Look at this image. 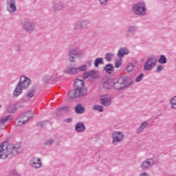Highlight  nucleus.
I'll list each match as a JSON object with an SVG mask.
<instances>
[{"label":"nucleus","instance_id":"obj_41","mask_svg":"<svg viewBox=\"0 0 176 176\" xmlns=\"http://www.w3.org/2000/svg\"><path fill=\"white\" fill-rule=\"evenodd\" d=\"M134 69V65L133 64H129L126 66V71L128 72H131Z\"/></svg>","mask_w":176,"mask_h":176},{"label":"nucleus","instance_id":"obj_18","mask_svg":"<svg viewBox=\"0 0 176 176\" xmlns=\"http://www.w3.org/2000/svg\"><path fill=\"white\" fill-rule=\"evenodd\" d=\"M19 117L23 120H27V119L29 118L30 120V119H32V118H34V112H32V111H28L25 113H23L21 116H19Z\"/></svg>","mask_w":176,"mask_h":176},{"label":"nucleus","instance_id":"obj_32","mask_svg":"<svg viewBox=\"0 0 176 176\" xmlns=\"http://www.w3.org/2000/svg\"><path fill=\"white\" fill-rule=\"evenodd\" d=\"M113 56H115L113 54L107 53V54H105V60L108 63H111V61H112V57H113Z\"/></svg>","mask_w":176,"mask_h":176},{"label":"nucleus","instance_id":"obj_9","mask_svg":"<svg viewBox=\"0 0 176 176\" xmlns=\"http://www.w3.org/2000/svg\"><path fill=\"white\" fill-rule=\"evenodd\" d=\"M80 50H79L78 47L72 48L67 53L68 60L69 63H76L75 58H76V56H80Z\"/></svg>","mask_w":176,"mask_h":176},{"label":"nucleus","instance_id":"obj_44","mask_svg":"<svg viewBox=\"0 0 176 176\" xmlns=\"http://www.w3.org/2000/svg\"><path fill=\"white\" fill-rule=\"evenodd\" d=\"M163 69H164V66L160 65L157 67L156 72H161V71H163Z\"/></svg>","mask_w":176,"mask_h":176},{"label":"nucleus","instance_id":"obj_52","mask_svg":"<svg viewBox=\"0 0 176 176\" xmlns=\"http://www.w3.org/2000/svg\"><path fill=\"white\" fill-rule=\"evenodd\" d=\"M2 105L0 104V108H1Z\"/></svg>","mask_w":176,"mask_h":176},{"label":"nucleus","instance_id":"obj_45","mask_svg":"<svg viewBox=\"0 0 176 176\" xmlns=\"http://www.w3.org/2000/svg\"><path fill=\"white\" fill-rule=\"evenodd\" d=\"M14 50H15V52H20V50H21V45H15V46H14Z\"/></svg>","mask_w":176,"mask_h":176},{"label":"nucleus","instance_id":"obj_40","mask_svg":"<svg viewBox=\"0 0 176 176\" xmlns=\"http://www.w3.org/2000/svg\"><path fill=\"white\" fill-rule=\"evenodd\" d=\"M57 111H60L61 112H68V111H69V107L67 106L59 107L58 108Z\"/></svg>","mask_w":176,"mask_h":176},{"label":"nucleus","instance_id":"obj_29","mask_svg":"<svg viewBox=\"0 0 176 176\" xmlns=\"http://www.w3.org/2000/svg\"><path fill=\"white\" fill-rule=\"evenodd\" d=\"M158 63L160 64H167V58L164 55H160Z\"/></svg>","mask_w":176,"mask_h":176},{"label":"nucleus","instance_id":"obj_42","mask_svg":"<svg viewBox=\"0 0 176 176\" xmlns=\"http://www.w3.org/2000/svg\"><path fill=\"white\" fill-rule=\"evenodd\" d=\"M122 65V61L119 60H116L115 61V67L116 68H119Z\"/></svg>","mask_w":176,"mask_h":176},{"label":"nucleus","instance_id":"obj_21","mask_svg":"<svg viewBox=\"0 0 176 176\" xmlns=\"http://www.w3.org/2000/svg\"><path fill=\"white\" fill-rule=\"evenodd\" d=\"M149 126V122L145 121L142 122L140 126L136 129L137 134H141L143 133L144 130Z\"/></svg>","mask_w":176,"mask_h":176},{"label":"nucleus","instance_id":"obj_5","mask_svg":"<svg viewBox=\"0 0 176 176\" xmlns=\"http://www.w3.org/2000/svg\"><path fill=\"white\" fill-rule=\"evenodd\" d=\"M132 12L135 16H146V5L144 1H138L132 6Z\"/></svg>","mask_w":176,"mask_h":176},{"label":"nucleus","instance_id":"obj_12","mask_svg":"<svg viewBox=\"0 0 176 176\" xmlns=\"http://www.w3.org/2000/svg\"><path fill=\"white\" fill-rule=\"evenodd\" d=\"M6 8L9 13H14L17 10L16 0H6Z\"/></svg>","mask_w":176,"mask_h":176},{"label":"nucleus","instance_id":"obj_2","mask_svg":"<svg viewBox=\"0 0 176 176\" xmlns=\"http://www.w3.org/2000/svg\"><path fill=\"white\" fill-rule=\"evenodd\" d=\"M87 94V90L85 89V81L77 78L74 83V89L68 93L69 98H80Z\"/></svg>","mask_w":176,"mask_h":176},{"label":"nucleus","instance_id":"obj_39","mask_svg":"<svg viewBox=\"0 0 176 176\" xmlns=\"http://www.w3.org/2000/svg\"><path fill=\"white\" fill-rule=\"evenodd\" d=\"M144 75L143 73L140 74L138 77L135 78V82L137 83L141 82V80H142V79H144Z\"/></svg>","mask_w":176,"mask_h":176},{"label":"nucleus","instance_id":"obj_19","mask_svg":"<svg viewBox=\"0 0 176 176\" xmlns=\"http://www.w3.org/2000/svg\"><path fill=\"white\" fill-rule=\"evenodd\" d=\"M103 71H105L106 74H109V75H111V74H113V72H115V67L111 63H108L103 68Z\"/></svg>","mask_w":176,"mask_h":176},{"label":"nucleus","instance_id":"obj_33","mask_svg":"<svg viewBox=\"0 0 176 176\" xmlns=\"http://www.w3.org/2000/svg\"><path fill=\"white\" fill-rule=\"evenodd\" d=\"M94 111H98L99 112H104V107L100 105H94L92 107Z\"/></svg>","mask_w":176,"mask_h":176},{"label":"nucleus","instance_id":"obj_4","mask_svg":"<svg viewBox=\"0 0 176 176\" xmlns=\"http://www.w3.org/2000/svg\"><path fill=\"white\" fill-rule=\"evenodd\" d=\"M31 85V79L24 76H21L19 82L13 91V97H19L23 93V89H28Z\"/></svg>","mask_w":176,"mask_h":176},{"label":"nucleus","instance_id":"obj_11","mask_svg":"<svg viewBox=\"0 0 176 176\" xmlns=\"http://www.w3.org/2000/svg\"><path fill=\"white\" fill-rule=\"evenodd\" d=\"M155 164V161H153V159L148 158L145 161H143L140 164V168L142 170V171H148V170H151L152 167H153V165Z\"/></svg>","mask_w":176,"mask_h":176},{"label":"nucleus","instance_id":"obj_23","mask_svg":"<svg viewBox=\"0 0 176 176\" xmlns=\"http://www.w3.org/2000/svg\"><path fill=\"white\" fill-rule=\"evenodd\" d=\"M65 74L67 75H76L78 74V69L76 67H69L67 66V69L65 71Z\"/></svg>","mask_w":176,"mask_h":176},{"label":"nucleus","instance_id":"obj_6","mask_svg":"<svg viewBox=\"0 0 176 176\" xmlns=\"http://www.w3.org/2000/svg\"><path fill=\"white\" fill-rule=\"evenodd\" d=\"M90 25L89 19L78 20L73 24V28L75 31H80L82 28H87Z\"/></svg>","mask_w":176,"mask_h":176},{"label":"nucleus","instance_id":"obj_30","mask_svg":"<svg viewBox=\"0 0 176 176\" xmlns=\"http://www.w3.org/2000/svg\"><path fill=\"white\" fill-rule=\"evenodd\" d=\"M170 108H172L173 109H176V96H173L170 99Z\"/></svg>","mask_w":176,"mask_h":176},{"label":"nucleus","instance_id":"obj_24","mask_svg":"<svg viewBox=\"0 0 176 176\" xmlns=\"http://www.w3.org/2000/svg\"><path fill=\"white\" fill-rule=\"evenodd\" d=\"M30 120V117H28V119L26 120H22L20 117H18L15 120V126H23V124H25L28 121Z\"/></svg>","mask_w":176,"mask_h":176},{"label":"nucleus","instance_id":"obj_35","mask_svg":"<svg viewBox=\"0 0 176 176\" xmlns=\"http://www.w3.org/2000/svg\"><path fill=\"white\" fill-rule=\"evenodd\" d=\"M108 1L109 0H98L100 6H101V8H105V6L108 5Z\"/></svg>","mask_w":176,"mask_h":176},{"label":"nucleus","instance_id":"obj_16","mask_svg":"<svg viewBox=\"0 0 176 176\" xmlns=\"http://www.w3.org/2000/svg\"><path fill=\"white\" fill-rule=\"evenodd\" d=\"M64 9V3L62 1H56L52 5L53 12H60Z\"/></svg>","mask_w":176,"mask_h":176},{"label":"nucleus","instance_id":"obj_7","mask_svg":"<svg viewBox=\"0 0 176 176\" xmlns=\"http://www.w3.org/2000/svg\"><path fill=\"white\" fill-rule=\"evenodd\" d=\"M156 64H157V58H156V56H151L147 58L144 63V69H145V71H151V69H153V67Z\"/></svg>","mask_w":176,"mask_h":176},{"label":"nucleus","instance_id":"obj_13","mask_svg":"<svg viewBox=\"0 0 176 176\" xmlns=\"http://www.w3.org/2000/svg\"><path fill=\"white\" fill-rule=\"evenodd\" d=\"M30 163L33 168H41L42 167V161L41 160V158L34 157L30 160Z\"/></svg>","mask_w":176,"mask_h":176},{"label":"nucleus","instance_id":"obj_25","mask_svg":"<svg viewBox=\"0 0 176 176\" xmlns=\"http://www.w3.org/2000/svg\"><path fill=\"white\" fill-rule=\"evenodd\" d=\"M85 111H86V109H85V107H83L81 104H77L75 107V112L78 115H81V113H84Z\"/></svg>","mask_w":176,"mask_h":176},{"label":"nucleus","instance_id":"obj_10","mask_svg":"<svg viewBox=\"0 0 176 176\" xmlns=\"http://www.w3.org/2000/svg\"><path fill=\"white\" fill-rule=\"evenodd\" d=\"M101 83L103 89L106 90H111L113 89V79L109 78L107 76L103 77L101 79Z\"/></svg>","mask_w":176,"mask_h":176},{"label":"nucleus","instance_id":"obj_47","mask_svg":"<svg viewBox=\"0 0 176 176\" xmlns=\"http://www.w3.org/2000/svg\"><path fill=\"white\" fill-rule=\"evenodd\" d=\"M6 118L7 119L8 122H10V120H13V116L8 115V116H6Z\"/></svg>","mask_w":176,"mask_h":176},{"label":"nucleus","instance_id":"obj_3","mask_svg":"<svg viewBox=\"0 0 176 176\" xmlns=\"http://www.w3.org/2000/svg\"><path fill=\"white\" fill-rule=\"evenodd\" d=\"M134 83V80L129 76L120 77L116 81L113 80V89L122 91L127 87H130Z\"/></svg>","mask_w":176,"mask_h":176},{"label":"nucleus","instance_id":"obj_27","mask_svg":"<svg viewBox=\"0 0 176 176\" xmlns=\"http://www.w3.org/2000/svg\"><path fill=\"white\" fill-rule=\"evenodd\" d=\"M89 74V76L92 78V79H98L100 76H98V71L91 70L88 72Z\"/></svg>","mask_w":176,"mask_h":176},{"label":"nucleus","instance_id":"obj_43","mask_svg":"<svg viewBox=\"0 0 176 176\" xmlns=\"http://www.w3.org/2000/svg\"><path fill=\"white\" fill-rule=\"evenodd\" d=\"M10 176H21L16 170H12L10 171Z\"/></svg>","mask_w":176,"mask_h":176},{"label":"nucleus","instance_id":"obj_28","mask_svg":"<svg viewBox=\"0 0 176 176\" xmlns=\"http://www.w3.org/2000/svg\"><path fill=\"white\" fill-rule=\"evenodd\" d=\"M94 64L95 68H98V66L100 65V64H104V59L102 58H97L94 60Z\"/></svg>","mask_w":176,"mask_h":176},{"label":"nucleus","instance_id":"obj_8","mask_svg":"<svg viewBox=\"0 0 176 176\" xmlns=\"http://www.w3.org/2000/svg\"><path fill=\"white\" fill-rule=\"evenodd\" d=\"M113 145H118L124 140V134L122 131H114L111 134Z\"/></svg>","mask_w":176,"mask_h":176},{"label":"nucleus","instance_id":"obj_36","mask_svg":"<svg viewBox=\"0 0 176 176\" xmlns=\"http://www.w3.org/2000/svg\"><path fill=\"white\" fill-rule=\"evenodd\" d=\"M7 111L9 113H14L16 111H17V109L16 108V107H7Z\"/></svg>","mask_w":176,"mask_h":176},{"label":"nucleus","instance_id":"obj_15","mask_svg":"<svg viewBox=\"0 0 176 176\" xmlns=\"http://www.w3.org/2000/svg\"><path fill=\"white\" fill-rule=\"evenodd\" d=\"M138 30V27L135 25H128L126 28V33L125 34V36L129 38V36H130V34H135Z\"/></svg>","mask_w":176,"mask_h":176},{"label":"nucleus","instance_id":"obj_22","mask_svg":"<svg viewBox=\"0 0 176 176\" xmlns=\"http://www.w3.org/2000/svg\"><path fill=\"white\" fill-rule=\"evenodd\" d=\"M129 53H130V52L129 51V49L120 48L118 52V57H119V58H123V57H124L125 54H129Z\"/></svg>","mask_w":176,"mask_h":176},{"label":"nucleus","instance_id":"obj_17","mask_svg":"<svg viewBox=\"0 0 176 176\" xmlns=\"http://www.w3.org/2000/svg\"><path fill=\"white\" fill-rule=\"evenodd\" d=\"M74 130L76 133H83L86 130V126L85 123L78 122L76 124Z\"/></svg>","mask_w":176,"mask_h":176},{"label":"nucleus","instance_id":"obj_49","mask_svg":"<svg viewBox=\"0 0 176 176\" xmlns=\"http://www.w3.org/2000/svg\"><path fill=\"white\" fill-rule=\"evenodd\" d=\"M65 123H71L72 122V118H67L65 120Z\"/></svg>","mask_w":176,"mask_h":176},{"label":"nucleus","instance_id":"obj_31","mask_svg":"<svg viewBox=\"0 0 176 176\" xmlns=\"http://www.w3.org/2000/svg\"><path fill=\"white\" fill-rule=\"evenodd\" d=\"M26 96L29 97V98H32V97L35 96V89L34 88L29 89Z\"/></svg>","mask_w":176,"mask_h":176},{"label":"nucleus","instance_id":"obj_37","mask_svg":"<svg viewBox=\"0 0 176 176\" xmlns=\"http://www.w3.org/2000/svg\"><path fill=\"white\" fill-rule=\"evenodd\" d=\"M47 123H49V121L47 120L40 121L37 123V126L38 127H40L41 129H42V127H43L45 124H47Z\"/></svg>","mask_w":176,"mask_h":176},{"label":"nucleus","instance_id":"obj_51","mask_svg":"<svg viewBox=\"0 0 176 176\" xmlns=\"http://www.w3.org/2000/svg\"><path fill=\"white\" fill-rule=\"evenodd\" d=\"M140 176H149V174H148L147 173H143L140 174Z\"/></svg>","mask_w":176,"mask_h":176},{"label":"nucleus","instance_id":"obj_14","mask_svg":"<svg viewBox=\"0 0 176 176\" xmlns=\"http://www.w3.org/2000/svg\"><path fill=\"white\" fill-rule=\"evenodd\" d=\"M23 29L27 32H33V31H35V24L31 21H25L23 23Z\"/></svg>","mask_w":176,"mask_h":176},{"label":"nucleus","instance_id":"obj_48","mask_svg":"<svg viewBox=\"0 0 176 176\" xmlns=\"http://www.w3.org/2000/svg\"><path fill=\"white\" fill-rule=\"evenodd\" d=\"M6 122H8L6 117H3L0 119V123L1 124L6 123Z\"/></svg>","mask_w":176,"mask_h":176},{"label":"nucleus","instance_id":"obj_34","mask_svg":"<svg viewBox=\"0 0 176 176\" xmlns=\"http://www.w3.org/2000/svg\"><path fill=\"white\" fill-rule=\"evenodd\" d=\"M87 69V65H81L78 67H76L77 74H79V72H83V71H86Z\"/></svg>","mask_w":176,"mask_h":176},{"label":"nucleus","instance_id":"obj_50","mask_svg":"<svg viewBox=\"0 0 176 176\" xmlns=\"http://www.w3.org/2000/svg\"><path fill=\"white\" fill-rule=\"evenodd\" d=\"M91 63H92V60H88V61L87 62V65H89V67H91Z\"/></svg>","mask_w":176,"mask_h":176},{"label":"nucleus","instance_id":"obj_26","mask_svg":"<svg viewBox=\"0 0 176 176\" xmlns=\"http://www.w3.org/2000/svg\"><path fill=\"white\" fill-rule=\"evenodd\" d=\"M100 102L104 107H109L111 105V99L108 98H101Z\"/></svg>","mask_w":176,"mask_h":176},{"label":"nucleus","instance_id":"obj_46","mask_svg":"<svg viewBox=\"0 0 176 176\" xmlns=\"http://www.w3.org/2000/svg\"><path fill=\"white\" fill-rule=\"evenodd\" d=\"M89 76H90L89 72H85L82 74L83 79H87V78H89Z\"/></svg>","mask_w":176,"mask_h":176},{"label":"nucleus","instance_id":"obj_38","mask_svg":"<svg viewBox=\"0 0 176 176\" xmlns=\"http://www.w3.org/2000/svg\"><path fill=\"white\" fill-rule=\"evenodd\" d=\"M54 142V140L52 138L47 140L45 142H44V145H45L46 146H50V145H52L53 143Z\"/></svg>","mask_w":176,"mask_h":176},{"label":"nucleus","instance_id":"obj_1","mask_svg":"<svg viewBox=\"0 0 176 176\" xmlns=\"http://www.w3.org/2000/svg\"><path fill=\"white\" fill-rule=\"evenodd\" d=\"M21 143L10 144L2 142L0 144V159H12L19 153Z\"/></svg>","mask_w":176,"mask_h":176},{"label":"nucleus","instance_id":"obj_20","mask_svg":"<svg viewBox=\"0 0 176 176\" xmlns=\"http://www.w3.org/2000/svg\"><path fill=\"white\" fill-rule=\"evenodd\" d=\"M44 83H48V82H55L57 80V77L55 76L45 75L42 78Z\"/></svg>","mask_w":176,"mask_h":176}]
</instances>
